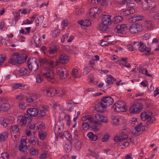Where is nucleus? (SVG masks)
I'll list each match as a JSON object with an SVG mask.
<instances>
[{
    "label": "nucleus",
    "instance_id": "f257e3e1",
    "mask_svg": "<svg viewBox=\"0 0 159 159\" xmlns=\"http://www.w3.org/2000/svg\"><path fill=\"white\" fill-rule=\"evenodd\" d=\"M25 61L24 57L21 54L16 52L13 54L11 56L9 62L14 65H18L21 64Z\"/></svg>",
    "mask_w": 159,
    "mask_h": 159
},
{
    "label": "nucleus",
    "instance_id": "f03ea898",
    "mask_svg": "<svg viewBox=\"0 0 159 159\" xmlns=\"http://www.w3.org/2000/svg\"><path fill=\"white\" fill-rule=\"evenodd\" d=\"M36 58H29L27 61V64L29 69L34 71H36L39 68V65L37 62Z\"/></svg>",
    "mask_w": 159,
    "mask_h": 159
},
{
    "label": "nucleus",
    "instance_id": "7ed1b4c3",
    "mask_svg": "<svg viewBox=\"0 0 159 159\" xmlns=\"http://www.w3.org/2000/svg\"><path fill=\"white\" fill-rule=\"evenodd\" d=\"M128 133L126 130H123L121 132L115 135L114 138V141L120 142L126 140L128 138Z\"/></svg>",
    "mask_w": 159,
    "mask_h": 159
},
{
    "label": "nucleus",
    "instance_id": "20e7f679",
    "mask_svg": "<svg viewBox=\"0 0 159 159\" xmlns=\"http://www.w3.org/2000/svg\"><path fill=\"white\" fill-rule=\"evenodd\" d=\"M114 111L117 112H125L127 108L124 103L121 101H118L115 103L112 107Z\"/></svg>",
    "mask_w": 159,
    "mask_h": 159
},
{
    "label": "nucleus",
    "instance_id": "39448f33",
    "mask_svg": "<svg viewBox=\"0 0 159 159\" xmlns=\"http://www.w3.org/2000/svg\"><path fill=\"white\" fill-rule=\"evenodd\" d=\"M143 105L141 103H138L131 105L130 107L129 111L130 113L137 114L140 112L143 108Z\"/></svg>",
    "mask_w": 159,
    "mask_h": 159
},
{
    "label": "nucleus",
    "instance_id": "423d86ee",
    "mask_svg": "<svg viewBox=\"0 0 159 159\" xmlns=\"http://www.w3.org/2000/svg\"><path fill=\"white\" fill-rule=\"evenodd\" d=\"M41 73L43 76L48 79H52L54 77V74L53 71L50 68L43 67L41 70Z\"/></svg>",
    "mask_w": 159,
    "mask_h": 159
},
{
    "label": "nucleus",
    "instance_id": "0eeeda50",
    "mask_svg": "<svg viewBox=\"0 0 159 159\" xmlns=\"http://www.w3.org/2000/svg\"><path fill=\"white\" fill-rule=\"evenodd\" d=\"M143 30V27L141 25L134 24L130 26L129 31L132 34H136L141 31Z\"/></svg>",
    "mask_w": 159,
    "mask_h": 159
},
{
    "label": "nucleus",
    "instance_id": "6e6552de",
    "mask_svg": "<svg viewBox=\"0 0 159 159\" xmlns=\"http://www.w3.org/2000/svg\"><path fill=\"white\" fill-rule=\"evenodd\" d=\"M101 102L103 106L106 108L113 103L114 100L110 97H103L101 100Z\"/></svg>",
    "mask_w": 159,
    "mask_h": 159
},
{
    "label": "nucleus",
    "instance_id": "1a4fd4ad",
    "mask_svg": "<svg viewBox=\"0 0 159 159\" xmlns=\"http://www.w3.org/2000/svg\"><path fill=\"white\" fill-rule=\"evenodd\" d=\"M30 121L31 120V117H27V115H26L25 116L22 115L18 116L17 118L18 123L20 126H25L27 123V120Z\"/></svg>",
    "mask_w": 159,
    "mask_h": 159
},
{
    "label": "nucleus",
    "instance_id": "9d476101",
    "mask_svg": "<svg viewBox=\"0 0 159 159\" xmlns=\"http://www.w3.org/2000/svg\"><path fill=\"white\" fill-rule=\"evenodd\" d=\"M1 102L0 110L2 111H6L9 110L10 107V104L8 103L7 100L5 98H0Z\"/></svg>",
    "mask_w": 159,
    "mask_h": 159
},
{
    "label": "nucleus",
    "instance_id": "9b49d317",
    "mask_svg": "<svg viewBox=\"0 0 159 159\" xmlns=\"http://www.w3.org/2000/svg\"><path fill=\"white\" fill-rule=\"evenodd\" d=\"M101 11V10L97 7L92 8L89 11V16L91 18H95Z\"/></svg>",
    "mask_w": 159,
    "mask_h": 159
},
{
    "label": "nucleus",
    "instance_id": "f8f14e48",
    "mask_svg": "<svg viewBox=\"0 0 159 159\" xmlns=\"http://www.w3.org/2000/svg\"><path fill=\"white\" fill-rule=\"evenodd\" d=\"M12 120L11 118L10 117H0V124L4 127H6L10 124Z\"/></svg>",
    "mask_w": 159,
    "mask_h": 159
},
{
    "label": "nucleus",
    "instance_id": "ddd939ff",
    "mask_svg": "<svg viewBox=\"0 0 159 159\" xmlns=\"http://www.w3.org/2000/svg\"><path fill=\"white\" fill-rule=\"evenodd\" d=\"M140 48L139 49V51L141 52H147V53L146 54V55L148 56L151 54V49L147 47L142 42H140Z\"/></svg>",
    "mask_w": 159,
    "mask_h": 159
},
{
    "label": "nucleus",
    "instance_id": "4468645a",
    "mask_svg": "<svg viewBox=\"0 0 159 159\" xmlns=\"http://www.w3.org/2000/svg\"><path fill=\"white\" fill-rule=\"evenodd\" d=\"M127 27V25L125 24L118 25L116 26L114 29L115 33L118 34L123 33Z\"/></svg>",
    "mask_w": 159,
    "mask_h": 159
},
{
    "label": "nucleus",
    "instance_id": "2eb2a0df",
    "mask_svg": "<svg viewBox=\"0 0 159 159\" xmlns=\"http://www.w3.org/2000/svg\"><path fill=\"white\" fill-rule=\"evenodd\" d=\"M59 62L62 64H66L69 61V58L68 56L65 53H62L59 56Z\"/></svg>",
    "mask_w": 159,
    "mask_h": 159
},
{
    "label": "nucleus",
    "instance_id": "dca6fc26",
    "mask_svg": "<svg viewBox=\"0 0 159 159\" xmlns=\"http://www.w3.org/2000/svg\"><path fill=\"white\" fill-rule=\"evenodd\" d=\"M145 129V126L142 123L137 125L134 128V130H133L132 133L134 135L137 134L139 133L142 132Z\"/></svg>",
    "mask_w": 159,
    "mask_h": 159
},
{
    "label": "nucleus",
    "instance_id": "f3484780",
    "mask_svg": "<svg viewBox=\"0 0 159 159\" xmlns=\"http://www.w3.org/2000/svg\"><path fill=\"white\" fill-rule=\"evenodd\" d=\"M96 121L98 123V121L105 123L107 121V118L105 116L101 114H96L94 117Z\"/></svg>",
    "mask_w": 159,
    "mask_h": 159
},
{
    "label": "nucleus",
    "instance_id": "a211bd4d",
    "mask_svg": "<svg viewBox=\"0 0 159 159\" xmlns=\"http://www.w3.org/2000/svg\"><path fill=\"white\" fill-rule=\"evenodd\" d=\"M64 70H66V69L62 66L58 67L56 69V73L59 76V78L61 79L65 78L64 71Z\"/></svg>",
    "mask_w": 159,
    "mask_h": 159
},
{
    "label": "nucleus",
    "instance_id": "6ab92c4d",
    "mask_svg": "<svg viewBox=\"0 0 159 159\" xmlns=\"http://www.w3.org/2000/svg\"><path fill=\"white\" fill-rule=\"evenodd\" d=\"M78 23L83 29H84L85 27L90 26L91 24V22L87 19L80 20L78 21Z\"/></svg>",
    "mask_w": 159,
    "mask_h": 159
},
{
    "label": "nucleus",
    "instance_id": "aec40b11",
    "mask_svg": "<svg viewBox=\"0 0 159 159\" xmlns=\"http://www.w3.org/2000/svg\"><path fill=\"white\" fill-rule=\"evenodd\" d=\"M38 98V96L35 93H30L26 97V101L28 102H32L37 99Z\"/></svg>",
    "mask_w": 159,
    "mask_h": 159
},
{
    "label": "nucleus",
    "instance_id": "412c9836",
    "mask_svg": "<svg viewBox=\"0 0 159 159\" xmlns=\"http://www.w3.org/2000/svg\"><path fill=\"white\" fill-rule=\"evenodd\" d=\"M122 121V119L120 116H113L111 118V123L114 125H120Z\"/></svg>",
    "mask_w": 159,
    "mask_h": 159
},
{
    "label": "nucleus",
    "instance_id": "4be33fe9",
    "mask_svg": "<svg viewBox=\"0 0 159 159\" xmlns=\"http://www.w3.org/2000/svg\"><path fill=\"white\" fill-rule=\"evenodd\" d=\"M111 16L109 15L103 16L101 22L108 26L111 23Z\"/></svg>",
    "mask_w": 159,
    "mask_h": 159
},
{
    "label": "nucleus",
    "instance_id": "5701e85b",
    "mask_svg": "<svg viewBox=\"0 0 159 159\" xmlns=\"http://www.w3.org/2000/svg\"><path fill=\"white\" fill-rule=\"evenodd\" d=\"M27 116H35L38 115L39 111L35 108H30L27 110Z\"/></svg>",
    "mask_w": 159,
    "mask_h": 159
},
{
    "label": "nucleus",
    "instance_id": "b1692460",
    "mask_svg": "<svg viewBox=\"0 0 159 159\" xmlns=\"http://www.w3.org/2000/svg\"><path fill=\"white\" fill-rule=\"evenodd\" d=\"M83 121H88L90 122H93L95 124H98V122L96 121L93 117H92L90 115H87L83 116L81 118Z\"/></svg>",
    "mask_w": 159,
    "mask_h": 159
},
{
    "label": "nucleus",
    "instance_id": "393cba45",
    "mask_svg": "<svg viewBox=\"0 0 159 159\" xmlns=\"http://www.w3.org/2000/svg\"><path fill=\"white\" fill-rule=\"evenodd\" d=\"M152 113L150 111H147L142 113L141 114V117L142 120L144 121L151 117Z\"/></svg>",
    "mask_w": 159,
    "mask_h": 159
},
{
    "label": "nucleus",
    "instance_id": "a878e982",
    "mask_svg": "<svg viewBox=\"0 0 159 159\" xmlns=\"http://www.w3.org/2000/svg\"><path fill=\"white\" fill-rule=\"evenodd\" d=\"M107 76V77L105 79V81L108 84H113V81H116V79L112 75H108Z\"/></svg>",
    "mask_w": 159,
    "mask_h": 159
},
{
    "label": "nucleus",
    "instance_id": "bb28decb",
    "mask_svg": "<svg viewBox=\"0 0 159 159\" xmlns=\"http://www.w3.org/2000/svg\"><path fill=\"white\" fill-rule=\"evenodd\" d=\"M50 93H49V96L51 94L53 93L55 94L59 93L61 95H64L65 93V91L64 90H57L55 88H50Z\"/></svg>",
    "mask_w": 159,
    "mask_h": 159
},
{
    "label": "nucleus",
    "instance_id": "cd10ccee",
    "mask_svg": "<svg viewBox=\"0 0 159 159\" xmlns=\"http://www.w3.org/2000/svg\"><path fill=\"white\" fill-rule=\"evenodd\" d=\"M49 66L52 68H54L59 64V62L56 59H51L48 62Z\"/></svg>",
    "mask_w": 159,
    "mask_h": 159
},
{
    "label": "nucleus",
    "instance_id": "c85d7f7f",
    "mask_svg": "<svg viewBox=\"0 0 159 159\" xmlns=\"http://www.w3.org/2000/svg\"><path fill=\"white\" fill-rule=\"evenodd\" d=\"M10 131L11 134H19V129L17 125H13L11 126Z\"/></svg>",
    "mask_w": 159,
    "mask_h": 159
},
{
    "label": "nucleus",
    "instance_id": "c756f323",
    "mask_svg": "<svg viewBox=\"0 0 159 159\" xmlns=\"http://www.w3.org/2000/svg\"><path fill=\"white\" fill-rule=\"evenodd\" d=\"M106 108L105 107L103 106L101 102L100 103L96 104L95 106V109L98 112H103L104 111V109Z\"/></svg>",
    "mask_w": 159,
    "mask_h": 159
},
{
    "label": "nucleus",
    "instance_id": "7c9ffc66",
    "mask_svg": "<svg viewBox=\"0 0 159 159\" xmlns=\"http://www.w3.org/2000/svg\"><path fill=\"white\" fill-rule=\"evenodd\" d=\"M154 23L151 20L146 21L145 23V26L148 30H150L154 27Z\"/></svg>",
    "mask_w": 159,
    "mask_h": 159
},
{
    "label": "nucleus",
    "instance_id": "2f4dec72",
    "mask_svg": "<svg viewBox=\"0 0 159 159\" xmlns=\"http://www.w3.org/2000/svg\"><path fill=\"white\" fill-rule=\"evenodd\" d=\"M28 141L32 145H38L39 144L38 140L35 136H33L30 138L29 139Z\"/></svg>",
    "mask_w": 159,
    "mask_h": 159
},
{
    "label": "nucleus",
    "instance_id": "473e14b6",
    "mask_svg": "<svg viewBox=\"0 0 159 159\" xmlns=\"http://www.w3.org/2000/svg\"><path fill=\"white\" fill-rule=\"evenodd\" d=\"M39 150L33 147L29 148V151L31 155L33 156H37L39 153Z\"/></svg>",
    "mask_w": 159,
    "mask_h": 159
},
{
    "label": "nucleus",
    "instance_id": "72a5a7b5",
    "mask_svg": "<svg viewBox=\"0 0 159 159\" xmlns=\"http://www.w3.org/2000/svg\"><path fill=\"white\" fill-rule=\"evenodd\" d=\"M87 136L90 140L92 141H96L98 139L97 136L91 132L88 133Z\"/></svg>",
    "mask_w": 159,
    "mask_h": 159
},
{
    "label": "nucleus",
    "instance_id": "f704fd0d",
    "mask_svg": "<svg viewBox=\"0 0 159 159\" xmlns=\"http://www.w3.org/2000/svg\"><path fill=\"white\" fill-rule=\"evenodd\" d=\"M58 48V47L57 45H53L52 47L49 48V49L48 51L49 53L52 55L56 54L57 52Z\"/></svg>",
    "mask_w": 159,
    "mask_h": 159
},
{
    "label": "nucleus",
    "instance_id": "c9c22d12",
    "mask_svg": "<svg viewBox=\"0 0 159 159\" xmlns=\"http://www.w3.org/2000/svg\"><path fill=\"white\" fill-rule=\"evenodd\" d=\"M62 129V126H59L58 125H56L54 127V133L55 134L58 135L60 134L61 132Z\"/></svg>",
    "mask_w": 159,
    "mask_h": 159
},
{
    "label": "nucleus",
    "instance_id": "e433bc0d",
    "mask_svg": "<svg viewBox=\"0 0 159 159\" xmlns=\"http://www.w3.org/2000/svg\"><path fill=\"white\" fill-rule=\"evenodd\" d=\"M98 29L100 30L105 31L108 30V26L101 22L98 25Z\"/></svg>",
    "mask_w": 159,
    "mask_h": 159
},
{
    "label": "nucleus",
    "instance_id": "4c0bfd02",
    "mask_svg": "<svg viewBox=\"0 0 159 159\" xmlns=\"http://www.w3.org/2000/svg\"><path fill=\"white\" fill-rule=\"evenodd\" d=\"M8 137L7 132H4L0 134V142H3L6 140Z\"/></svg>",
    "mask_w": 159,
    "mask_h": 159
},
{
    "label": "nucleus",
    "instance_id": "58836bf2",
    "mask_svg": "<svg viewBox=\"0 0 159 159\" xmlns=\"http://www.w3.org/2000/svg\"><path fill=\"white\" fill-rule=\"evenodd\" d=\"M60 32L59 29H56L51 32L50 35L53 38H55L59 35Z\"/></svg>",
    "mask_w": 159,
    "mask_h": 159
},
{
    "label": "nucleus",
    "instance_id": "ea45409f",
    "mask_svg": "<svg viewBox=\"0 0 159 159\" xmlns=\"http://www.w3.org/2000/svg\"><path fill=\"white\" fill-rule=\"evenodd\" d=\"M123 20V18L122 16H115L112 20V21L115 23H118L122 22Z\"/></svg>",
    "mask_w": 159,
    "mask_h": 159
},
{
    "label": "nucleus",
    "instance_id": "a19ab883",
    "mask_svg": "<svg viewBox=\"0 0 159 159\" xmlns=\"http://www.w3.org/2000/svg\"><path fill=\"white\" fill-rule=\"evenodd\" d=\"M48 107L47 106H43L42 107V109L40 110L39 115L41 117L44 116L46 114V111L48 109Z\"/></svg>",
    "mask_w": 159,
    "mask_h": 159
},
{
    "label": "nucleus",
    "instance_id": "79ce46f5",
    "mask_svg": "<svg viewBox=\"0 0 159 159\" xmlns=\"http://www.w3.org/2000/svg\"><path fill=\"white\" fill-rule=\"evenodd\" d=\"M44 20V17L41 16H38L35 20V23L36 26H38L43 22Z\"/></svg>",
    "mask_w": 159,
    "mask_h": 159
},
{
    "label": "nucleus",
    "instance_id": "37998d69",
    "mask_svg": "<svg viewBox=\"0 0 159 159\" xmlns=\"http://www.w3.org/2000/svg\"><path fill=\"white\" fill-rule=\"evenodd\" d=\"M80 68L76 67L73 69L72 71V75L74 77L76 78L78 77V75Z\"/></svg>",
    "mask_w": 159,
    "mask_h": 159
},
{
    "label": "nucleus",
    "instance_id": "c03bdc74",
    "mask_svg": "<svg viewBox=\"0 0 159 159\" xmlns=\"http://www.w3.org/2000/svg\"><path fill=\"white\" fill-rule=\"evenodd\" d=\"M144 18V16H138L131 18L132 20L134 22L142 20Z\"/></svg>",
    "mask_w": 159,
    "mask_h": 159
},
{
    "label": "nucleus",
    "instance_id": "a18cd8bd",
    "mask_svg": "<svg viewBox=\"0 0 159 159\" xmlns=\"http://www.w3.org/2000/svg\"><path fill=\"white\" fill-rule=\"evenodd\" d=\"M63 134L65 138L68 140V142H70L71 140L72 136L68 131H64Z\"/></svg>",
    "mask_w": 159,
    "mask_h": 159
},
{
    "label": "nucleus",
    "instance_id": "49530a36",
    "mask_svg": "<svg viewBox=\"0 0 159 159\" xmlns=\"http://www.w3.org/2000/svg\"><path fill=\"white\" fill-rule=\"evenodd\" d=\"M22 87L25 88V89H27L28 88V86L27 85H25L23 86V84H15L13 87L15 89H20Z\"/></svg>",
    "mask_w": 159,
    "mask_h": 159
},
{
    "label": "nucleus",
    "instance_id": "de8ad7c7",
    "mask_svg": "<svg viewBox=\"0 0 159 159\" xmlns=\"http://www.w3.org/2000/svg\"><path fill=\"white\" fill-rule=\"evenodd\" d=\"M65 120L66 123V125L69 126L71 122L70 116L69 115H66L65 116Z\"/></svg>",
    "mask_w": 159,
    "mask_h": 159
},
{
    "label": "nucleus",
    "instance_id": "09e8293b",
    "mask_svg": "<svg viewBox=\"0 0 159 159\" xmlns=\"http://www.w3.org/2000/svg\"><path fill=\"white\" fill-rule=\"evenodd\" d=\"M45 127L44 124L41 122H39L36 124V129L39 130V129H43Z\"/></svg>",
    "mask_w": 159,
    "mask_h": 159
},
{
    "label": "nucleus",
    "instance_id": "8fccbe9b",
    "mask_svg": "<svg viewBox=\"0 0 159 159\" xmlns=\"http://www.w3.org/2000/svg\"><path fill=\"white\" fill-rule=\"evenodd\" d=\"M64 148L67 152H69L71 150V146L70 142H68L64 146Z\"/></svg>",
    "mask_w": 159,
    "mask_h": 159
},
{
    "label": "nucleus",
    "instance_id": "3c124183",
    "mask_svg": "<svg viewBox=\"0 0 159 159\" xmlns=\"http://www.w3.org/2000/svg\"><path fill=\"white\" fill-rule=\"evenodd\" d=\"M129 12L128 10H122L118 12V14H120L121 15L126 16L129 15Z\"/></svg>",
    "mask_w": 159,
    "mask_h": 159
},
{
    "label": "nucleus",
    "instance_id": "603ef678",
    "mask_svg": "<svg viewBox=\"0 0 159 159\" xmlns=\"http://www.w3.org/2000/svg\"><path fill=\"white\" fill-rule=\"evenodd\" d=\"M38 135L40 139L43 140L46 138L47 136V133L44 132H41L39 133Z\"/></svg>",
    "mask_w": 159,
    "mask_h": 159
},
{
    "label": "nucleus",
    "instance_id": "864d4df0",
    "mask_svg": "<svg viewBox=\"0 0 159 159\" xmlns=\"http://www.w3.org/2000/svg\"><path fill=\"white\" fill-rule=\"evenodd\" d=\"M140 42H135L133 44V48L134 50H138L140 48Z\"/></svg>",
    "mask_w": 159,
    "mask_h": 159
},
{
    "label": "nucleus",
    "instance_id": "5fc2aeb1",
    "mask_svg": "<svg viewBox=\"0 0 159 159\" xmlns=\"http://www.w3.org/2000/svg\"><path fill=\"white\" fill-rule=\"evenodd\" d=\"M82 126L84 130H87L89 128L90 125L87 122H83L82 124Z\"/></svg>",
    "mask_w": 159,
    "mask_h": 159
},
{
    "label": "nucleus",
    "instance_id": "6e6d98bb",
    "mask_svg": "<svg viewBox=\"0 0 159 159\" xmlns=\"http://www.w3.org/2000/svg\"><path fill=\"white\" fill-rule=\"evenodd\" d=\"M92 67H93L92 66H89L88 67L87 66L86 67L84 70V75L87 74L90 71Z\"/></svg>",
    "mask_w": 159,
    "mask_h": 159
},
{
    "label": "nucleus",
    "instance_id": "4d7b16f0",
    "mask_svg": "<svg viewBox=\"0 0 159 159\" xmlns=\"http://www.w3.org/2000/svg\"><path fill=\"white\" fill-rule=\"evenodd\" d=\"M43 76L38 75L36 78V82L38 83H40L43 81Z\"/></svg>",
    "mask_w": 159,
    "mask_h": 159
},
{
    "label": "nucleus",
    "instance_id": "13d9d810",
    "mask_svg": "<svg viewBox=\"0 0 159 159\" xmlns=\"http://www.w3.org/2000/svg\"><path fill=\"white\" fill-rule=\"evenodd\" d=\"M27 146L25 144L20 143L19 149L20 151L24 152Z\"/></svg>",
    "mask_w": 159,
    "mask_h": 159
},
{
    "label": "nucleus",
    "instance_id": "bf43d9fd",
    "mask_svg": "<svg viewBox=\"0 0 159 159\" xmlns=\"http://www.w3.org/2000/svg\"><path fill=\"white\" fill-rule=\"evenodd\" d=\"M140 72L142 74H145L148 76H150L151 75L148 73V71L146 69L144 68H141L139 70Z\"/></svg>",
    "mask_w": 159,
    "mask_h": 159
},
{
    "label": "nucleus",
    "instance_id": "052dcab7",
    "mask_svg": "<svg viewBox=\"0 0 159 159\" xmlns=\"http://www.w3.org/2000/svg\"><path fill=\"white\" fill-rule=\"evenodd\" d=\"M110 137V135L109 134H104L102 138V141L103 142H106L109 138Z\"/></svg>",
    "mask_w": 159,
    "mask_h": 159
},
{
    "label": "nucleus",
    "instance_id": "680f3d73",
    "mask_svg": "<svg viewBox=\"0 0 159 159\" xmlns=\"http://www.w3.org/2000/svg\"><path fill=\"white\" fill-rule=\"evenodd\" d=\"M9 155L7 152H3L1 154L0 159H8Z\"/></svg>",
    "mask_w": 159,
    "mask_h": 159
},
{
    "label": "nucleus",
    "instance_id": "e2e57ef3",
    "mask_svg": "<svg viewBox=\"0 0 159 159\" xmlns=\"http://www.w3.org/2000/svg\"><path fill=\"white\" fill-rule=\"evenodd\" d=\"M18 106L19 108L21 110H24L25 109L26 105L25 103L18 102Z\"/></svg>",
    "mask_w": 159,
    "mask_h": 159
},
{
    "label": "nucleus",
    "instance_id": "0e129e2a",
    "mask_svg": "<svg viewBox=\"0 0 159 159\" xmlns=\"http://www.w3.org/2000/svg\"><path fill=\"white\" fill-rule=\"evenodd\" d=\"M33 20H29L26 19L23 20V23L21 24V25H30L33 23Z\"/></svg>",
    "mask_w": 159,
    "mask_h": 159
},
{
    "label": "nucleus",
    "instance_id": "69168bd1",
    "mask_svg": "<svg viewBox=\"0 0 159 159\" xmlns=\"http://www.w3.org/2000/svg\"><path fill=\"white\" fill-rule=\"evenodd\" d=\"M28 70L25 68H22L19 70V72L21 75H25L27 74Z\"/></svg>",
    "mask_w": 159,
    "mask_h": 159
},
{
    "label": "nucleus",
    "instance_id": "338daca9",
    "mask_svg": "<svg viewBox=\"0 0 159 159\" xmlns=\"http://www.w3.org/2000/svg\"><path fill=\"white\" fill-rule=\"evenodd\" d=\"M131 124L133 126H134L138 123V119L137 118L133 117L131 119ZM138 124H137V125Z\"/></svg>",
    "mask_w": 159,
    "mask_h": 159
},
{
    "label": "nucleus",
    "instance_id": "774afa93",
    "mask_svg": "<svg viewBox=\"0 0 159 159\" xmlns=\"http://www.w3.org/2000/svg\"><path fill=\"white\" fill-rule=\"evenodd\" d=\"M147 3V5L144 4L142 6V8L143 9L144 11H148L149 10L150 8L151 7V6H150V4L148 2V3Z\"/></svg>",
    "mask_w": 159,
    "mask_h": 159
}]
</instances>
